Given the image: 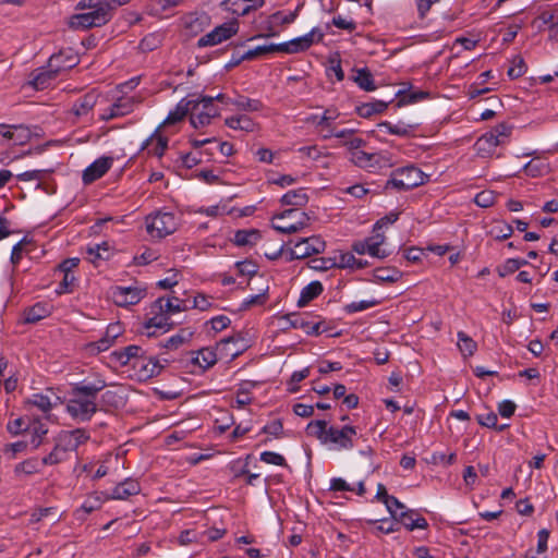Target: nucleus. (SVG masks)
<instances>
[{"mask_svg": "<svg viewBox=\"0 0 558 558\" xmlns=\"http://www.w3.org/2000/svg\"><path fill=\"white\" fill-rule=\"evenodd\" d=\"M332 260L336 263L335 268H353L355 264V256L351 253H339Z\"/></svg>", "mask_w": 558, "mask_h": 558, "instance_id": "60", "label": "nucleus"}, {"mask_svg": "<svg viewBox=\"0 0 558 558\" xmlns=\"http://www.w3.org/2000/svg\"><path fill=\"white\" fill-rule=\"evenodd\" d=\"M259 459H260V461H263L267 464H272V465H278V466L287 465V461H286L284 457L280 453L274 452V451H263L259 456Z\"/></svg>", "mask_w": 558, "mask_h": 558, "instance_id": "58", "label": "nucleus"}, {"mask_svg": "<svg viewBox=\"0 0 558 558\" xmlns=\"http://www.w3.org/2000/svg\"><path fill=\"white\" fill-rule=\"evenodd\" d=\"M88 439L89 434L87 430L83 428H75L60 432L56 438V442L70 454Z\"/></svg>", "mask_w": 558, "mask_h": 558, "instance_id": "16", "label": "nucleus"}, {"mask_svg": "<svg viewBox=\"0 0 558 558\" xmlns=\"http://www.w3.org/2000/svg\"><path fill=\"white\" fill-rule=\"evenodd\" d=\"M260 240V233L256 229L238 230L233 236L236 246H253Z\"/></svg>", "mask_w": 558, "mask_h": 558, "instance_id": "34", "label": "nucleus"}, {"mask_svg": "<svg viewBox=\"0 0 558 558\" xmlns=\"http://www.w3.org/2000/svg\"><path fill=\"white\" fill-rule=\"evenodd\" d=\"M168 148V138L162 136L156 130L142 145V149H146L149 156L161 158Z\"/></svg>", "mask_w": 558, "mask_h": 558, "instance_id": "26", "label": "nucleus"}, {"mask_svg": "<svg viewBox=\"0 0 558 558\" xmlns=\"http://www.w3.org/2000/svg\"><path fill=\"white\" fill-rule=\"evenodd\" d=\"M356 427L344 425L342 427L329 426V433L325 446L332 450L349 451L355 446Z\"/></svg>", "mask_w": 558, "mask_h": 558, "instance_id": "9", "label": "nucleus"}, {"mask_svg": "<svg viewBox=\"0 0 558 558\" xmlns=\"http://www.w3.org/2000/svg\"><path fill=\"white\" fill-rule=\"evenodd\" d=\"M142 487L137 480L125 478L114 486L111 493H107L108 500H126L141 493Z\"/></svg>", "mask_w": 558, "mask_h": 558, "instance_id": "22", "label": "nucleus"}, {"mask_svg": "<svg viewBox=\"0 0 558 558\" xmlns=\"http://www.w3.org/2000/svg\"><path fill=\"white\" fill-rule=\"evenodd\" d=\"M298 151L303 156L311 160L318 161L319 158L326 157L328 154H325L318 146H303L298 149Z\"/></svg>", "mask_w": 558, "mask_h": 558, "instance_id": "61", "label": "nucleus"}, {"mask_svg": "<svg viewBox=\"0 0 558 558\" xmlns=\"http://www.w3.org/2000/svg\"><path fill=\"white\" fill-rule=\"evenodd\" d=\"M112 299L118 306H129L140 303L146 295V289L138 284L129 287H114Z\"/></svg>", "mask_w": 558, "mask_h": 558, "instance_id": "15", "label": "nucleus"}, {"mask_svg": "<svg viewBox=\"0 0 558 558\" xmlns=\"http://www.w3.org/2000/svg\"><path fill=\"white\" fill-rule=\"evenodd\" d=\"M287 319L292 328L301 329L307 336H319L328 330L326 322L319 317L310 319L305 315L292 314Z\"/></svg>", "mask_w": 558, "mask_h": 558, "instance_id": "14", "label": "nucleus"}, {"mask_svg": "<svg viewBox=\"0 0 558 558\" xmlns=\"http://www.w3.org/2000/svg\"><path fill=\"white\" fill-rule=\"evenodd\" d=\"M108 500L107 492H94L89 494L83 501L81 507L74 511L76 520L84 521L94 511L101 508L102 504Z\"/></svg>", "mask_w": 558, "mask_h": 558, "instance_id": "21", "label": "nucleus"}, {"mask_svg": "<svg viewBox=\"0 0 558 558\" xmlns=\"http://www.w3.org/2000/svg\"><path fill=\"white\" fill-rule=\"evenodd\" d=\"M512 133V126L507 123H499L480 136L474 149L477 156L482 158L492 157L497 147L509 143Z\"/></svg>", "mask_w": 558, "mask_h": 558, "instance_id": "2", "label": "nucleus"}, {"mask_svg": "<svg viewBox=\"0 0 558 558\" xmlns=\"http://www.w3.org/2000/svg\"><path fill=\"white\" fill-rule=\"evenodd\" d=\"M413 510L405 509L399 513L398 521L409 531H413L416 529L424 530L428 526V523L425 518L421 515H416Z\"/></svg>", "mask_w": 558, "mask_h": 558, "instance_id": "32", "label": "nucleus"}, {"mask_svg": "<svg viewBox=\"0 0 558 558\" xmlns=\"http://www.w3.org/2000/svg\"><path fill=\"white\" fill-rule=\"evenodd\" d=\"M144 350L140 345H128L123 349L116 350L111 353V356L122 366L128 365L131 361L136 362L137 359L142 357Z\"/></svg>", "mask_w": 558, "mask_h": 558, "instance_id": "27", "label": "nucleus"}, {"mask_svg": "<svg viewBox=\"0 0 558 558\" xmlns=\"http://www.w3.org/2000/svg\"><path fill=\"white\" fill-rule=\"evenodd\" d=\"M225 123L232 130L244 131L246 133L254 132L257 128V123L246 114L229 117L225 120Z\"/></svg>", "mask_w": 558, "mask_h": 558, "instance_id": "30", "label": "nucleus"}, {"mask_svg": "<svg viewBox=\"0 0 558 558\" xmlns=\"http://www.w3.org/2000/svg\"><path fill=\"white\" fill-rule=\"evenodd\" d=\"M353 81L359 85L360 88L366 92H373L376 89V85L372 73L367 68L355 70Z\"/></svg>", "mask_w": 558, "mask_h": 558, "instance_id": "44", "label": "nucleus"}, {"mask_svg": "<svg viewBox=\"0 0 558 558\" xmlns=\"http://www.w3.org/2000/svg\"><path fill=\"white\" fill-rule=\"evenodd\" d=\"M477 423L482 426L488 427V428H496L498 430H502L507 425H502L500 427H497V414L493 411L478 414L476 416Z\"/></svg>", "mask_w": 558, "mask_h": 558, "instance_id": "56", "label": "nucleus"}, {"mask_svg": "<svg viewBox=\"0 0 558 558\" xmlns=\"http://www.w3.org/2000/svg\"><path fill=\"white\" fill-rule=\"evenodd\" d=\"M134 98L132 96H121L108 108L104 109L100 120L109 121L116 118L124 117L134 110Z\"/></svg>", "mask_w": 558, "mask_h": 558, "instance_id": "18", "label": "nucleus"}, {"mask_svg": "<svg viewBox=\"0 0 558 558\" xmlns=\"http://www.w3.org/2000/svg\"><path fill=\"white\" fill-rule=\"evenodd\" d=\"M178 228V219L173 213L157 211L146 217L147 233L155 239H162Z\"/></svg>", "mask_w": 558, "mask_h": 558, "instance_id": "7", "label": "nucleus"}, {"mask_svg": "<svg viewBox=\"0 0 558 558\" xmlns=\"http://www.w3.org/2000/svg\"><path fill=\"white\" fill-rule=\"evenodd\" d=\"M377 130L379 132H385L391 135L405 137L409 136L415 130V125L405 123L403 121H399L397 123L383 121L377 124Z\"/></svg>", "mask_w": 558, "mask_h": 558, "instance_id": "29", "label": "nucleus"}, {"mask_svg": "<svg viewBox=\"0 0 558 558\" xmlns=\"http://www.w3.org/2000/svg\"><path fill=\"white\" fill-rule=\"evenodd\" d=\"M113 158L101 156L92 162L82 174V181L84 184H92L96 180L102 178L112 167Z\"/></svg>", "mask_w": 558, "mask_h": 558, "instance_id": "20", "label": "nucleus"}, {"mask_svg": "<svg viewBox=\"0 0 558 558\" xmlns=\"http://www.w3.org/2000/svg\"><path fill=\"white\" fill-rule=\"evenodd\" d=\"M310 217L298 208L286 209L272 217V228L281 233H295L308 226Z\"/></svg>", "mask_w": 558, "mask_h": 558, "instance_id": "4", "label": "nucleus"}, {"mask_svg": "<svg viewBox=\"0 0 558 558\" xmlns=\"http://www.w3.org/2000/svg\"><path fill=\"white\" fill-rule=\"evenodd\" d=\"M92 0H89V3ZM90 7L88 12L75 14L71 17L70 25L76 29H87L90 27H99L105 25L111 17L108 3H99Z\"/></svg>", "mask_w": 558, "mask_h": 558, "instance_id": "5", "label": "nucleus"}, {"mask_svg": "<svg viewBox=\"0 0 558 558\" xmlns=\"http://www.w3.org/2000/svg\"><path fill=\"white\" fill-rule=\"evenodd\" d=\"M50 314V307L47 303H36L24 311V322L26 324H35Z\"/></svg>", "mask_w": 558, "mask_h": 558, "instance_id": "33", "label": "nucleus"}, {"mask_svg": "<svg viewBox=\"0 0 558 558\" xmlns=\"http://www.w3.org/2000/svg\"><path fill=\"white\" fill-rule=\"evenodd\" d=\"M375 282H397L402 277V272L395 267H378L373 272Z\"/></svg>", "mask_w": 558, "mask_h": 558, "instance_id": "41", "label": "nucleus"}, {"mask_svg": "<svg viewBox=\"0 0 558 558\" xmlns=\"http://www.w3.org/2000/svg\"><path fill=\"white\" fill-rule=\"evenodd\" d=\"M272 52H278L277 44L263 45V46H257L254 49H250L244 53V58H246V60H254V59L259 58L266 53H272Z\"/></svg>", "mask_w": 558, "mask_h": 558, "instance_id": "54", "label": "nucleus"}, {"mask_svg": "<svg viewBox=\"0 0 558 558\" xmlns=\"http://www.w3.org/2000/svg\"><path fill=\"white\" fill-rule=\"evenodd\" d=\"M132 366L136 371L140 380H148L158 376L165 367L159 360L146 357L144 354L136 362H132Z\"/></svg>", "mask_w": 558, "mask_h": 558, "instance_id": "19", "label": "nucleus"}, {"mask_svg": "<svg viewBox=\"0 0 558 558\" xmlns=\"http://www.w3.org/2000/svg\"><path fill=\"white\" fill-rule=\"evenodd\" d=\"M235 267L240 275L253 277L257 274L258 266L252 260H241L235 263Z\"/></svg>", "mask_w": 558, "mask_h": 558, "instance_id": "63", "label": "nucleus"}, {"mask_svg": "<svg viewBox=\"0 0 558 558\" xmlns=\"http://www.w3.org/2000/svg\"><path fill=\"white\" fill-rule=\"evenodd\" d=\"M425 174L415 166H407L392 172L386 187L408 191L424 184Z\"/></svg>", "mask_w": 558, "mask_h": 558, "instance_id": "8", "label": "nucleus"}, {"mask_svg": "<svg viewBox=\"0 0 558 558\" xmlns=\"http://www.w3.org/2000/svg\"><path fill=\"white\" fill-rule=\"evenodd\" d=\"M185 25L193 34H197L209 25L210 16L205 13H191L185 17Z\"/></svg>", "mask_w": 558, "mask_h": 558, "instance_id": "37", "label": "nucleus"}, {"mask_svg": "<svg viewBox=\"0 0 558 558\" xmlns=\"http://www.w3.org/2000/svg\"><path fill=\"white\" fill-rule=\"evenodd\" d=\"M111 348L110 343L107 342L102 337L97 341L88 342L84 345V351L88 355H97L101 352H105Z\"/></svg>", "mask_w": 558, "mask_h": 558, "instance_id": "55", "label": "nucleus"}, {"mask_svg": "<svg viewBox=\"0 0 558 558\" xmlns=\"http://www.w3.org/2000/svg\"><path fill=\"white\" fill-rule=\"evenodd\" d=\"M389 102L384 100L364 102L356 107V112L362 118H369L373 114L384 112L388 108Z\"/></svg>", "mask_w": 558, "mask_h": 558, "instance_id": "40", "label": "nucleus"}, {"mask_svg": "<svg viewBox=\"0 0 558 558\" xmlns=\"http://www.w3.org/2000/svg\"><path fill=\"white\" fill-rule=\"evenodd\" d=\"M192 362L205 371L217 363V354L211 348H203L195 353Z\"/></svg>", "mask_w": 558, "mask_h": 558, "instance_id": "36", "label": "nucleus"}, {"mask_svg": "<svg viewBox=\"0 0 558 558\" xmlns=\"http://www.w3.org/2000/svg\"><path fill=\"white\" fill-rule=\"evenodd\" d=\"M495 199V193L493 191L485 190L475 195L474 203L480 207L487 208L494 205Z\"/></svg>", "mask_w": 558, "mask_h": 558, "instance_id": "59", "label": "nucleus"}, {"mask_svg": "<svg viewBox=\"0 0 558 558\" xmlns=\"http://www.w3.org/2000/svg\"><path fill=\"white\" fill-rule=\"evenodd\" d=\"M308 201V197L305 193L304 189H296L288 191L282 197L281 203L286 206H295V207H302L305 206Z\"/></svg>", "mask_w": 558, "mask_h": 558, "instance_id": "42", "label": "nucleus"}, {"mask_svg": "<svg viewBox=\"0 0 558 558\" xmlns=\"http://www.w3.org/2000/svg\"><path fill=\"white\" fill-rule=\"evenodd\" d=\"M69 456L70 454L56 442L53 449L43 458L41 463L44 465H56L68 460Z\"/></svg>", "mask_w": 558, "mask_h": 558, "instance_id": "47", "label": "nucleus"}, {"mask_svg": "<svg viewBox=\"0 0 558 558\" xmlns=\"http://www.w3.org/2000/svg\"><path fill=\"white\" fill-rule=\"evenodd\" d=\"M349 160L361 169L372 171L380 167L381 156L377 153H368L361 149L354 151Z\"/></svg>", "mask_w": 558, "mask_h": 558, "instance_id": "25", "label": "nucleus"}, {"mask_svg": "<svg viewBox=\"0 0 558 558\" xmlns=\"http://www.w3.org/2000/svg\"><path fill=\"white\" fill-rule=\"evenodd\" d=\"M522 170L526 173V175L531 178H537L543 175L546 170V165L544 162H535L531 160L523 166Z\"/></svg>", "mask_w": 558, "mask_h": 558, "instance_id": "62", "label": "nucleus"}, {"mask_svg": "<svg viewBox=\"0 0 558 558\" xmlns=\"http://www.w3.org/2000/svg\"><path fill=\"white\" fill-rule=\"evenodd\" d=\"M203 155L208 156V161L210 160V156L213 155V151L209 148H206L204 150H199L197 154L194 153H187L185 155H182V163L187 169H191L199 163L203 162Z\"/></svg>", "mask_w": 558, "mask_h": 558, "instance_id": "49", "label": "nucleus"}, {"mask_svg": "<svg viewBox=\"0 0 558 558\" xmlns=\"http://www.w3.org/2000/svg\"><path fill=\"white\" fill-rule=\"evenodd\" d=\"M87 258L94 265H97L99 260H106L110 257L111 248L108 242H101L98 244L89 245L86 250Z\"/></svg>", "mask_w": 558, "mask_h": 558, "instance_id": "35", "label": "nucleus"}, {"mask_svg": "<svg viewBox=\"0 0 558 558\" xmlns=\"http://www.w3.org/2000/svg\"><path fill=\"white\" fill-rule=\"evenodd\" d=\"M240 28L239 21L236 19H232L228 22H225L218 26H216L213 31L205 34L197 40V47H213L219 45L234 35L238 34Z\"/></svg>", "mask_w": 558, "mask_h": 558, "instance_id": "10", "label": "nucleus"}, {"mask_svg": "<svg viewBox=\"0 0 558 558\" xmlns=\"http://www.w3.org/2000/svg\"><path fill=\"white\" fill-rule=\"evenodd\" d=\"M458 347L464 356H472L477 349L476 342L465 332H458Z\"/></svg>", "mask_w": 558, "mask_h": 558, "instance_id": "48", "label": "nucleus"}, {"mask_svg": "<svg viewBox=\"0 0 558 558\" xmlns=\"http://www.w3.org/2000/svg\"><path fill=\"white\" fill-rule=\"evenodd\" d=\"M107 386L102 378L74 384L66 403V412L74 420L89 421L97 412V395Z\"/></svg>", "mask_w": 558, "mask_h": 558, "instance_id": "1", "label": "nucleus"}, {"mask_svg": "<svg viewBox=\"0 0 558 558\" xmlns=\"http://www.w3.org/2000/svg\"><path fill=\"white\" fill-rule=\"evenodd\" d=\"M59 397L51 392V395L34 393L28 402L38 408L43 412H49L53 407L58 404Z\"/></svg>", "mask_w": 558, "mask_h": 558, "instance_id": "38", "label": "nucleus"}, {"mask_svg": "<svg viewBox=\"0 0 558 558\" xmlns=\"http://www.w3.org/2000/svg\"><path fill=\"white\" fill-rule=\"evenodd\" d=\"M62 53L53 54L49 59L48 69H39L38 72L33 76L32 84L38 89L43 90L50 86V84L57 78L61 71L71 69L76 64V58L73 57L69 63H61Z\"/></svg>", "mask_w": 558, "mask_h": 558, "instance_id": "6", "label": "nucleus"}, {"mask_svg": "<svg viewBox=\"0 0 558 558\" xmlns=\"http://www.w3.org/2000/svg\"><path fill=\"white\" fill-rule=\"evenodd\" d=\"M27 432L33 435L32 445L34 446V448H37L41 442V438L48 433V428L44 423L36 421L29 424V428Z\"/></svg>", "mask_w": 558, "mask_h": 558, "instance_id": "52", "label": "nucleus"}, {"mask_svg": "<svg viewBox=\"0 0 558 558\" xmlns=\"http://www.w3.org/2000/svg\"><path fill=\"white\" fill-rule=\"evenodd\" d=\"M306 429L310 435L316 437L323 445H325L327 437H328V433H329V425H328L327 421H325V420L312 421L307 425Z\"/></svg>", "mask_w": 558, "mask_h": 558, "instance_id": "46", "label": "nucleus"}, {"mask_svg": "<svg viewBox=\"0 0 558 558\" xmlns=\"http://www.w3.org/2000/svg\"><path fill=\"white\" fill-rule=\"evenodd\" d=\"M239 110L243 111H260L263 109V102L258 99H251L246 97H239L231 101Z\"/></svg>", "mask_w": 558, "mask_h": 558, "instance_id": "50", "label": "nucleus"}, {"mask_svg": "<svg viewBox=\"0 0 558 558\" xmlns=\"http://www.w3.org/2000/svg\"><path fill=\"white\" fill-rule=\"evenodd\" d=\"M310 375V368L305 367L301 371H295L292 373L291 378L288 383V391L291 393H295L299 391L298 384L308 377Z\"/></svg>", "mask_w": 558, "mask_h": 558, "instance_id": "57", "label": "nucleus"}, {"mask_svg": "<svg viewBox=\"0 0 558 558\" xmlns=\"http://www.w3.org/2000/svg\"><path fill=\"white\" fill-rule=\"evenodd\" d=\"M385 235L381 233H376L372 236H369V256L376 257L379 259H384L387 256H389V252H387L385 248L381 247V245L385 242Z\"/></svg>", "mask_w": 558, "mask_h": 558, "instance_id": "45", "label": "nucleus"}, {"mask_svg": "<svg viewBox=\"0 0 558 558\" xmlns=\"http://www.w3.org/2000/svg\"><path fill=\"white\" fill-rule=\"evenodd\" d=\"M291 259H304L310 256L320 254L325 251L326 243L319 235L303 238L296 242L290 241Z\"/></svg>", "mask_w": 558, "mask_h": 558, "instance_id": "11", "label": "nucleus"}, {"mask_svg": "<svg viewBox=\"0 0 558 558\" xmlns=\"http://www.w3.org/2000/svg\"><path fill=\"white\" fill-rule=\"evenodd\" d=\"M99 98V93L95 89H92L77 98L72 107H71V113L74 114L76 118H83L88 116L94 107L96 106Z\"/></svg>", "mask_w": 558, "mask_h": 558, "instance_id": "23", "label": "nucleus"}, {"mask_svg": "<svg viewBox=\"0 0 558 558\" xmlns=\"http://www.w3.org/2000/svg\"><path fill=\"white\" fill-rule=\"evenodd\" d=\"M191 105L190 122L193 128L199 129L209 125L211 120L219 116V108L214 104L210 96H201L196 99H190Z\"/></svg>", "mask_w": 558, "mask_h": 558, "instance_id": "3", "label": "nucleus"}, {"mask_svg": "<svg viewBox=\"0 0 558 558\" xmlns=\"http://www.w3.org/2000/svg\"><path fill=\"white\" fill-rule=\"evenodd\" d=\"M150 315L151 316L145 322L142 330V333L147 337L156 336L157 331L163 333L172 325L170 317L162 311L154 308V304H151L150 307Z\"/></svg>", "mask_w": 558, "mask_h": 558, "instance_id": "17", "label": "nucleus"}, {"mask_svg": "<svg viewBox=\"0 0 558 558\" xmlns=\"http://www.w3.org/2000/svg\"><path fill=\"white\" fill-rule=\"evenodd\" d=\"M324 34L313 28L310 33L289 41L277 44L278 52L298 53L307 50L315 41L323 40Z\"/></svg>", "mask_w": 558, "mask_h": 558, "instance_id": "13", "label": "nucleus"}, {"mask_svg": "<svg viewBox=\"0 0 558 558\" xmlns=\"http://www.w3.org/2000/svg\"><path fill=\"white\" fill-rule=\"evenodd\" d=\"M324 291L323 283L318 280H314L306 284L300 293V298L298 300V306L304 307L310 302L318 298Z\"/></svg>", "mask_w": 558, "mask_h": 558, "instance_id": "31", "label": "nucleus"}, {"mask_svg": "<svg viewBox=\"0 0 558 558\" xmlns=\"http://www.w3.org/2000/svg\"><path fill=\"white\" fill-rule=\"evenodd\" d=\"M378 304H379V301L376 299L363 300V301H359V302H351V303L344 305L343 311L347 314H354V313L363 312V311H366L374 306H377Z\"/></svg>", "mask_w": 558, "mask_h": 558, "instance_id": "51", "label": "nucleus"}, {"mask_svg": "<svg viewBox=\"0 0 558 558\" xmlns=\"http://www.w3.org/2000/svg\"><path fill=\"white\" fill-rule=\"evenodd\" d=\"M513 233L512 226L505 221H498L492 229L490 234L499 241L510 238Z\"/></svg>", "mask_w": 558, "mask_h": 558, "instance_id": "53", "label": "nucleus"}, {"mask_svg": "<svg viewBox=\"0 0 558 558\" xmlns=\"http://www.w3.org/2000/svg\"><path fill=\"white\" fill-rule=\"evenodd\" d=\"M388 511L393 518H399V513L405 510V506L395 496H389L386 500H384Z\"/></svg>", "mask_w": 558, "mask_h": 558, "instance_id": "64", "label": "nucleus"}, {"mask_svg": "<svg viewBox=\"0 0 558 558\" xmlns=\"http://www.w3.org/2000/svg\"><path fill=\"white\" fill-rule=\"evenodd\" d=\"M193 337V331L189 329H181L178 333L171 336L168 338L165 342H161V348L168 349V350H175L183 345L184 343L189 342Z\"/></svg>", "mask_w": 558, "mask_h": 558, "instance_id": "43", "label": "nucleus"}, {"mask_svg": "<svg viewBox=\"0 0 558 558\" xmlns=\"http://www.w3.org/2000/svg\"><path fill=\"white\" fill-rule=\"evenodd\" d=\"M154 308H157L158 311H162L166 313L169 317H171L172 314L185 311L187 306L185 305L184 301L180 300L179 298H159L154 303Z\"/></svg>", "mask_w": 558, "mask_h": 558, "instance_id": "28", "label": "nucleus"}, {"mask_svg": "<svg viewBox=\"0 0 558 558\" xmlns=\"http://www.w3.org/2000/svg\"><path fill=\"white\" fill-rule=\"evenodd\" d=\"M31 138L32 132L27 126L0 123V145L22 146L27 144Z\"/></svg>", "mask_w": 558, "mask_h": 558, "instance_id": "12", "label": "nucleus"}, {"mask_svg": "<svg viewBox=\"0 0 558 558\" xmlns=\"http://www.w3.org/2000/svg\"><path fill=\"white\" fill-rule=\"evenodd\" d=\"M264 3L265 0H225L221 5L232 14L244 16L252 10L262 8Z\"/></svg>", "mask_w": 558, "mask_h": 558, "instance_id": "24", "label": "nucleus"}, {"mask_svg": "<svg viewBox=\"0 0 558 558\" xmlns=\"http://www.w3.org/2000/svg\"><path fill=\"white\" fill-rule=\"evenodd\" d=\"M192 104L193 102L190 101V99H181L175 108L168 113L163 124H174L182 121L189 112L191 113Z\"/></svg>", "mask_w": 558, "mask_h": 558, "instance_id": "39", "label": "nucleus"}]
</instances>
